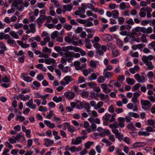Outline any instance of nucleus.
<instances>
[{"instance_id":"f257e3e1","label":"nucleus","mask_w":155,"mask_h":155,"mask_svg":"<svg viewBox=\"0 0 155 155\" xmlns=\"http://www.w3.org/2000/svg\"><path fill=\"white\" fill-rule=\"evenodd\" d=\"M140 103L142 108L145 110H149L151 106V104L148 100L141 99L140 100Z\"/></svg>"},{"instance_id":"f03ea898","label":"nucleus","mask_w":155,"mask_h":155,"mask_svg":"<svg viewBox=\"0 0 155 155\" xmlns=\"http://www.w3.org/2000/svg\"><path fill=\"white\" fill-rule=\"evenodd\" d=\"M87 137L86 135H83L82 136L77 137L76 138L75 140L73 139L72 140L71 144L74 145H78L80 144L82 142V139L84 140Z\"/></svg>"},{"instance_id":"7ed1b4c3","label":"nucleus","mask_w":155,"mask_h":155,"mask_svg":"<svg viewBox=\"0 0 155 155\" xmlns=\"http://www.w3.org/2000/svg\"><path fill=\"white\" fill-rule=\"evenodd\" d=\"M146 76L144 73H143L141 76H140L139 74L137 73L134 75V78L138 82L143 83L145 82Z\"/></svg>"},{"instance_id":"20e7f679","label":"nucleus","mask_w":155,"mask_h":155,"mask_svg":"<svg viewBox=\"0 0 155 155\" xmlns=\"http://www.w3.org/2000/svg\"><path fill=\"white\" fill-rule=\"evenodd\" d=\"M64 95L66 98L70 100L73 99L75 95V93L73 92L67 91L64 93Z\"/></svg>"},{"instance_id":"39448f33","label":"nucleus","mask_w":155,"mask_h":155,"mask_svg":"<svg viewBox=\"0 0 155 155\" xmlns=\"http://www.w3.org/2000/svg\"><path fill=\"white\" fill-rule=\"evenodd\" d=\"M145 143L143 142H137L134 143L131 146V148L133 149L134 148L142 147L144 146Z\"/></svg>"},{"instance_id":"423d86ee","label":"nucleus","mask_w":155,"mask_h":155,"mask_svg":"<svg viewBox=\"0 0 155 155\" xmlns=\"http://www.w3.org/2000/svg\"><path fill=\"white\" fill-rule=\"evenodd\" d=\"M118 120L119 122V126L120 127H124L125 125L124 122H125V118L124 117H120L118 118Z\"/></svg>"},{"instance_id":"0eeeda50","label":"nucleus","mask_w":155,"mask_h":155,"mask_svg":"<svg viewBox=\"0 0 155 155\" xmlns=\"http://www.w3.org/2000/svg\"><path fill=\"white\" fill-rule=\"evenodd\" d=\"M21 77L25 81L27 82H31L33 80L32 78L29 76H26L25 74H24V73H23L21 74Z\"/></svg>"},{"instance_id":"6e6552de","label":"nucleus","mask_w":155,"mask_h":155,"mask_svg":"<svg viewBox=\"0 0 155 155\" xmlns=\"http://www.w3.org/2000/svg\"><path fill=\"white\" fill-rule=\"evenodd\" d=\"M112 36L109 34H107L104 35V37H102V39L104 41L106 42H109L112 40Z\"/></svg>"},{"instance_id":"1a4fd4ad","label":"nucleus","mask_w":155,"mask_h":155,"mask_svg":"<svg viewBox=\"0 0 155 155\" xmlns=\"http://www.w3.org/2000/svg\"><path fill=\"white\" fill-rule=\"evenodd\" d=\"M46 17L44 15H40V16L36 20V21L38 24H42L45 20Z\"/></svg>"},{"instance_id":"9d476101","label":"nucleus","mask_w":155,"mask_h":155,"mask_svg":"<svg viewBox=\"0 0 155 155\" xmlns=\"http://www.w3.org/2000/svg\"><path fill=\"white\" fill-rule=\"evenodd\" d=\"M153 56L152 55H149L147 56L143 55L142 58V61L143 62H145L146 61H148V60H151L153 59Z\"/></svg>"},{"instance_id":"9b49d317","label":"nucleus","mask_w":155,"mask_h":155,"mask_svg":"<svg viewBox=\"0 0 155 155\" xmlns=\"http://www.w3.org/2000/svg\"><path fill=\"white\" fill-rule=\"evenodd\" d=\"M143 62L147 66L149 70H151L153 68L154 66L153 65L151 61H148Z\"/></svg>"},{"instance_id":"f8f14e48","label":"nucleus","mask_w":155,"mask_h":155,"mask_svg":"<svg viewBox=\"0 0 155 155\" xmlns=\"http://www.w3.org/2000/svg\"><path fill=\"white\" fill-rule=\"evenodd\" d=\"M45 143L44 145L46 147H48L49 145H52L54 143V141L51 140L50 139H45Z\"/></svg>"},{"instance_id":"ddd939ff","label":"nucleus","mask_w":155,"mask_h":155,"mask_svg":"<svg viewBox=\"0 0 155 155\" xmlns=\"http://www.w3.org/2000/svg\"><path fill=\"white\" fill-rule=\"evenodd\" d=\"M103 75L104 77L106 78H111L113 74L112 73L110 72H107V71H104Z\"/></svg>"},{"instance_id":"4468645a","label":"nucleus","mask_w":155,"mask_h":155,"mask_svg":"<svg viewBox=\"0 0 155 155\" xmlns=\"http://www.w3.org/2000/svg\"><path fill=\"white\" fill-rule=\"evenodd\" d=\"M64 124H65V126L67 127L68 130L71 133H73L76 131V129L74 127L71 126L68 123H65Z\"/></svg>"},{"instance_id":"2eb2a0df","label":"nucleus","mask_w":155,"mask_h":155,"mask_svg":"<svg viewBox=\"0 0 155 155\" xmlns=\"http://www.w3.org/2000/svg\"><path fill=\"white\" fill-rule=\"evenodd\" d=\"M80 62L78 61L74 62V66H75V68L76 70H79L81 69V67L80 66Z\"/></svg>"},{"instance_id":"dca6fc26","label":"nucleus","mask_w":155,"mask_h":155,"mask_svg":"<svg viewBox=\"0 0 155 155\" xmlns=\"http://www.w3.org/2000/svg\"><path fill=\"white\" fill-rule=\"evenodd\" d=\"M134 28L137 32L141 31L143 33H145L146 31V29L144 27L141 28L140 27H136Z\"/></svg>"},{"instance_id":"f3484780","label":"nucleus","mask_w":155,"mask_h":155,"mask_svg":"<svg viewBox=\"0 0 155 155\" xmlns=\"http://www.w3.org/2000/svg\"><path fill=\"white\" fill-rule=\"evenodd\" d=\"M137 32L135 28H134L132 29V32L130 35H127V36H130V38H132L133 39H135L136 38L135 35H137Z\"/></svg>"},{"instance_id":"a211bd4d","label":"nucleus","mask_w":155,"mask_h":155,"mask_svg":"<svg viewBox=\"0 0 155 155\" xmlns=\"http://www.w3.org/2000/svg\"><path fill=\"white\" fill-rule=\"evenodd\" d=\"M12 137L18 141H19V139L21 137H22L24 139H25L24 135L21 132H20L19 134H18L15 137L13 136Z\"/></svg>"},{"instance_id":"6ab92c4d","label":"nucleus","mask_w":155,"mask_h":155,"mask_svg":"<svg viewBox=\"0 0 155 155\" xmlns=\"http://www.w3.org/2000/svg\"><path fill=\"white\" fill-rule=\"evenodd\" d=\"M72 7L73 5L72 3H71L69 5H64L63 6V8L66 11H70L72 10Z\"/></svg>"},{"instance_id":"aec40b11","label":"nucleus","mask_w":155,"mask_h":155,"mask_svg":"<svg viewBox=\"0 0 155 155\" xmlns=\"http://www.w3.org/2000/svg\"><path fill=\"white\" fill-rule=\"evenodd\" d=\"M30 28V30L31 31V33H34L36 31L35 24L31 23L29 25Z\"/></svg>"},{"instance_id":"412c9836","label":"nucleus","mask_w":155,"mask_h":155,"mask_svg":"<svg viewBox=\"0 0 155 155\" xmlns=\"http://www.w3.org/2000/svg\"><path fill=\"white\" fill-rule=\"evenodd\" d=\"M64 80L66 82V84H68L73 80L71 76H67L64 77Z\"/></svg>"},{"instance_id":"4be33fe9","label":"nucleus","mask_w":155,"mask_h":155,"mask_svg":"<svg viewBox=\"0 0 155 155\" xmlns=\"http://www.w3.org/2000/svg\"><path fill=\"white\" fill-rule=\"evenodd\" d=\"M126 82L129 84L131 85H133L135 83V81L133 79H131L130 78H126Z\"/></svg>"},{"instance_id":"5701e85b","label":"nucleus","mask_w":155,"mask_h":155,"mask_svg":"<svg viewBox=\"0 0 155 155\" xmlns=\"http://www.w3.org/2000/svg\"><path fill=\"white\" fill-rule=\"evenodd\" d=\"M76 107L77 109H81L83 108V105L81 101H78L76 103Z\"/></svg>"},{"instance_id":"b1692460","label":"nucleus","mask_w":155,"mask_h":155,"mask_svg":"<svg viewBox=\"0 0 155 155\" xmlns=\"http://www.w3.org/2000/svg\"><path fill=\"white\" fill-rule=\"evenodd\" d=\"M112 14L113 15V18L115 19H117L118 18L119 13L117 10H113L112 12Z\"/></svg>"},{"instance_id":"393cba45","label":"nucleus","mask_w":155,"mask_h":155,"mask_svg":"<svg viewBox=\"0 0 155 155\" xmlns=\"http://www.w3.org/2000/svg\"><path fill=\"white\" fill-rule=\"evenodd\" d=\"M10 35L12 37L15 39H18L19 36L14 31H11L9 33Z\"/></svg>"},{"instance_id":"a878e982","label":"nucleus","mask_w":155,"mask_h":155,"mask_svg":"<svg viewBox=\"0 0 155 155\" xmlns=\"http://www.w3.org/2000/svg\"><path fill=\"white\" fill-rule=\"evenodd\" d=\"M73 54H74V52L69 51H67L64 53L65 57L66 58L68 57L73 58Z\"/></svg>"},{"instance_id":"bb28decb","label":"nucleus","mask_w":155,"mask_h":155,"mask_svg":"<svg viewBox=\"0 0 155 155\" xmlns=\"http://www.w3.org/2000/svg\"><path fill=\"white\" fill-rule=\"evenodd\" d=\"M144 11H145V8H141L139 12V15L141 17H144L145 16L146 14L144 12Z\"/></svg>"},{"instance_id":"cd10ccee","label":"nucleus","mask_w":155,"mask_h":155,"mask_svg":"<svg viewBox=\"0 0 155 155\" xmlns=\"http://www.w3.org/2000/svg\"><path fill=\"white\" fill-rule=\"evenodd\" d=\"M115 137L117 138L119 141H121L123 139L124 135L121 134L119 132L117 134H116Z\"/></svg>"},{"instance_id":"c85d7f7f","label":"nucleus","mask_w":155,"mask_h":155,"mask_svg":"<svg viewBox=\"0 0 155 155\" xmlns=\"http://www.w3.org/2000/svg\"><path fill=\"white\" fill-rule=\"evenodd\" d=\"M53 100L56 103H58L62 101V97L60 96L58 97L56 96H55L53 97Z\"/></svg>"},{"instance_id":"c756f323","label":"nucleus","mask_w":155,"mask_h":155,"mask_svg":"<svg viewBox=\"0 0 155 155\" xmlns=\"http://www.w3.org/2000/svg\"><path fill=\"white\" fill-rule=\"evenodd\" d=\"M97 76L96 75L95 73H93L88 77V79L90 81L93 80H94L97 79Z\"/></svg>"},{"instance_id":"7c9ffc66","label":"nucleus","mask_w":155,"mask_h":155,"mask_svg":"<svg viewBox=\"0 0 155 155\" xmlns=\"http://www.w3.org/2000/svg\"><path fill=\"white\" fill-rule=\"evenodd\" d=\"M138 134L140 135H143L145 136H148L150 134L147 132H144V131H139L138 132Z\"/></svg>"},{"instance_id":"2f4dec72","label":"nucleus","mask_w":155,"mask_h":155,"mask_svg":"<svg viewBox=\"0 0 155 155\" xmlns=\"http://www.w3.org/2000/svg\"><path fill=\"white\" fill-rule=\"evenodd\" d=\"M10 78L9 77L5 76L3 78L2 81L4 83H7L10 82Z\"/></svg>"},{"instance_id":"473e14b6","label":"nucleus","mask_w":155,"mask_h":155,"mask_svg":"<svg viewBox=\"0 0 155 155\" xmlns=\"http://www.w3.org/2000/svg\"><path fill=\"white\" fill-rule=\"evenodd\" d=\"M59 34V33L58 31H55L53 33H52L51 37V38L52 39H54L55 38L57 37Z\"/></svg>"},{"instance_id":"72a5a7b5","label":"nucleus","mask_w":155,"mask_h":155,"mask_svg":"<svg viewBox=\"0 0 155 155\" xmlns=\"http://www.w3.org/2000/svg\"><path fill=\"white\" fill-rule=\"evenodd\" d=\"M141 84L139 83H137L132 88V90L133 91H134L137 90L139 87L141 86Z\"/></svg>"},{"instance_id":"f704fd0d","label":"nucleus","mask_w":155,"mask_h":155,"mask_svg":"<svg viewBox=\"0 0 155 155\" xmlns=\"http://www.w3.org/2000/svg\"><path fill=\"white\" fill-rule=\"evenodd\" d=\"M42 51L43 52H48L49 54L51 53V49H49L47 47H45L43 48Z\"/></svg>"},{"instance_id":"c9c22d12","label":"nucleus","mask_w":155,"mask_h":155,"mask_svg":"<svg viewBox=\"0 0 155 155\" xmlns=\"http://www.w3.org/2000/svg\"><path fill=\"white\" fill-rule=\"evenodd\" d=\"M89 95V93L88 91H83L81 94V96L83 98H85L88 97Z\"/></svg>"},{"instance_id":"e433bc0d","label":"nucleus","mask_w":155,"mask_h":155,"mask_svg":"<svg viewBox=\"0 0 155 155\" xmlns=\"http://www.w3.org/2000/svg\"><path fill=\"white\" fill-rule=\"evenodd\" d=\"M23 25V24L21 23H16L14 25V27L16 29H18L21 28Z\"/></svg>"},{"instance_id":"4c0bfd02","label":"nucleus","mask_w":155,"mask_h":155,"mask_svg":"<svg viewBox=\"0 0 155 155\" xmlns=\"http://www.w3.org/2000/svg\"><path fill=\"white\" fill-rule=\"evenodd\" d=\"M84 107L86 110V111H88L91 108V107L88 103H85L84 104Z\"/></svg>"},{"instance_id":"58836bf2","label":"nucleus","mask_w":155,"mask_h":155,"mask_svg":"<svg viewBox=\"0 0 155 155\" xmlns=\"http://www.w3.org/2000/svg\"><path fill=\"white\" fill-rule=\"evenodd\" d=\"M129 116L133 117L134 118H137L139 117L138 114L136 113L130 112L128 113Z\"/></svg>"},{"instance_id":"ea45409f","label":"nucleus","mask_w":155,"mask_h":155,"mask_svg":"<svg viewBox=\"0 0 155 155\" xmlns=\"http://www.w3.org/2000/svg\"><path fill=\"white\" fill-rule=\"evenodd\" d=\"M120 8L121 10H124L126 9L127 6L124 2H121L120 5Z\"/></svg>"},{"instance_id":"a19ab883","label":"nucleus","mask_w":155,"mask_h":155,"mask_svg":"<svg viewBox=\"0 0 155 155\" xmlns=\"http://www.w3.org/2000/svg\"><path fill=\"white\" fill-rule=\"evenodd\" d=\"M103 105V102L102 101H99L98 102L96 106V107H95V109H97L98 108L101 107Z\"/></svg>"},{"instance_id":"79ce46f5","label":"nucleus","mask_w":155,"mask_h":155,"mask_svg":"<svg viewBox=\"0 0 155 155\" xmlns=\"http://www.w3.org/2000/svg\"><path fill=\"white\" fill-rule=\"evenodd\" d=\"M64 27L67 30L69 31L72 28V26L71 25H68L67 24H65L64 25Z\"/></svg>"},{"instance_id":"37998d69","label":"nucleus","mask_w":155,"mask_h":155,"mask_svg":"<svg viewBox=\"0 0 155 155\" xmlns=\"http://www.w3.org/2000/svg\"><path fill=\"white\" fill-rule=\"evenodd\" d=\"M119 27L118 25H115L114 26H112L110 28V31L111 32L114 31L118 28Z\"/></svg>"},{"instance_id":"c03bdc74","label":"nucleus","mask_w":155,"mask_h":155,"mask_svg":"<svg viewBox=\"0 0 155 155\" xmlns=\"http://www.w3.org/2000/svg\"><path fill=\"white\" fill-rule=\"evenodd\" d=\"M77 21L79 23L83 24H85L87 22L86 20H83L79 18L77 19Z\"/></svg>"},{"instance_id":"a18cd8bd","label":"nucleus","mask_w":155,"mask_h":155,"mask_svg":"<svg viewBox=\"0 0 155 155\" xmlns=\"http://www.w3.org/2000/svg\"><path fill=\"white\" fill-rule=\"evenodd\" d=\"M117 43L118 45L119 48H122L123 46L122 44V41L120 39H118L117 40Z\"/></svg>"},{"instance_id":"49530a36","label":"nucleus","mask_w":155,"mask_h":155,"mask_svg":"<svg viewBox=\"0 0 155 155\" xmlns=\"http://www.w3.org/2000/svg\"><path fill=\"white\" fill-rule=\"evenodd\" d=\"M125 18L122 17H118V21L119 24L120 25H122L123 24Z\"/></svg>"},{"instance_id":"de8ad7c7","label":"nucleus","mask_w":155,"mask_h":155,"mask_svg":"<svg viewBox=\"0 0 155 155\" xmlns=\"http://www.w3.org/2000/svg\"><path fill=\"white\" fill-rule=\"evenodd\" d=\"M16 120H18L21 122H22L25 120L24 117L18 115L17 116V118H16Z\"/></svg>"},{"instance_id":"09e8293b","label":"nucleus","mask_w":155,"mask_h":155,"mask_svg":"<svg viewBox=\"0 0 155 155\" xmlns=\"http://www.w3.org/2000/svg\"><path fill=\"white\" fill-rule=\"evenodd\" d=\"M97 81L98 83H102L104 82L105 79L103 76H101L98 78Z\"/></svg>"},{"instance_id":"8fccbe9b","label":"nucleus","mask_w":155,"mask_h":155,"mask_svg":"<svg viewBox=\"0 0 155 155\" xmlns=\"http://www.w3.org/2000/svg\"><path fill=\"white\" fill-rule=\"evenodd\" d=\"M148 124L150 125L153 126L155 124V121L153 120H147Z\"/></svg>"},{"instance_id":"3c124183","label":"nucleus","mask_w":155,"mask_h":155,"mask_svg":"<svg viewBox=\"0 0 155 155\" xmlns=\"http://www.w3.org/2000/svg\"><path fill=\"white\" fill-rule=\"evenodd\" d=\"M127 127L129 129H130L132 131L136 129L134 126L131 124H129L127 126Z\"/></svg>"},{"instance_id":"603ef678","label":"nucleus","mask_w":155,"mask_h":155,"mask_svg":"<svg viewBox=\"0 0 155 155\" xmlns=\"http://www.w3.org/2000/svg\"><path fill=\"white\" fill-rule=\"evenodd\" d=\"M71 70L69 66L65 67L63 69L62 71L65 73H66L69 71H70Z\"/></svg>"},{"instance_id":"864d4df0","label":"nucleus","mask_w":155,"mask_h":155,"mask_svg":"<svg viewBox=\"0 0 155 155\" xmlns=\"http://www.w3.org/2000/svg\"><path fill=\"white\" fill-rule=\"evenodd\" d=\"M119 52L117 50H114L113 51L112 54L114 57H117L119 54Z\"/></svg>"},{"instance_id":"5fc2aeb1","label":"nucleus","mask_w":155,"mask_h":155,"mask_svg":"<svg viewBox=\"0 0 155 155\" xmlns=\"http://www.w3.org/2000/svg\"><path fill=\"white\" fill-rule=\"evenodd\" d=\"M126 23L128 24H130L131 25H134V23L132 18H130L128 20L126 21Z\"/></svg>"},{"instance_id":"6e6d98bb","label":"nucleus","mask_w":155,"mask_h":155,"mask_svg":"<svg viewBox=\"0 0 155 155\" xmlns=\"http://www.w3.org/2000/svg\"><path fill=\"white\" fill-rule=\"evenodd\" d=\"M85 81V78L83 77H80L78 79V83L80 84L84 82Z\"/></svg>"},{"instance_id":"4d7b16f0","label":"nucleus","mask_w":155,"mask_h":155,"mask_svg":"<svg viewBox=\"0 0 155 155\" xmlns=\"http://www.w3.org/2000/svg\"><path fill=\"white\" fill-rule=\"evenodd\" d=\"M87 84L91 88H94V86H96L97 85V84L94 82L87 83Z\"/></svg>"},{"instance_id":"13d9d810","label":"nucleus","mask_w":155,"mask_h":155,"mask_svg":"<svg viewBox=\"0 0 155 155\" xmlns=\"http://www.w3.org/2000/svg\"><path fill=\"white\" fill-rule=\"evenodd\" d=\"M25 132L26 136L27 138H29L31 137L30 133L31 130L30 129L27 130Z\"/></svg>"},{"instance_id":"bf43d9fd","label":"nucleus","mask_w":155,"mask_h":155,"mask_svg":"<svg viewBox=\"0 0 155 155\" xmlns=\"http://www.w3.org/2000/svg\"><path fill=\"white\" fill-rule=\"evenodd\" d=\"M119 126V124L118 125H115V124H110L109 125V127L110 128H112L113 129L114 128V129H115L116 128H118Z\"/></svg>"},{"instance_id":"052dcab7","label":"nucleus","mask_w":155,"mask_h":155,"mask_svg":"<svg viewBox=\"0 0 155 155\" xmlns=\"http://www.w3.org/2000/svg\"><path fill=\"white\" fill-rule=\"evenodd\" d=\"M96 125L92 123L91 125V127L92 129V131L93 132L95 131L97 128Z\"/></svg>"},{"instance_id":"680f3d73","label":"nucleus","mask_w":155,"mask_h":155,"mask_svg":"<svg viewBox=\"0 0 155 155\" xmlns=\"http://www.w3.org/2000/svg\"><path fill=\"white\" fill-rule=\"evenodd\" d=\"M96 51L99 54L102 55L104 53V51L100 48L96 49Z\"/></svg>"},{"instance_id":"e2e57ef3","label":"nucleus","mask_w":155,"mask_h":155,"mask_svg":"<svg viewBox=\"0 0 155 155\" xmlns=\"http://www.w3.org/2000/svg\"><path fill=\"white\" fill-rule=\"evenodd\" d=\"M33 103V99H31L29 100L28 102H27L26 103V105L28 107H30L31 105H32Z\"/></svg>"},{"instance_id":"0e129e2a","label":"nucleus","mask_w":155,"mask_h":155,"mask_svg":"<svg viewBox=\"0 0 155 155\" xmlns=\"http://www.w3.org/2000/svg\"><path fill=\"white\" fill-rule=\"evenodd\" d=\"M28 145L27 147L28 148H30V147L31 146L32 144V141L31 139H28L27 140Z\"/></svg>"},{"instance_id":"69168bd1","label":"nucleus","mask_w":155,"mask_h":155,"mask_svg":"<svg viewBox=\"0 0 155 155\" xmlns=\"http://www.w3.org/2000/svg\"><path fill=\"white\" fill-rule=\"evenodd\" d=\"M65 41L67 42L71 43L72 42L71 39L68 36H66L64 38Z\"/></svg>"},{"instance_id":"338daca9","label":"nucleus","mask_w":155,"mask_h":155,"mask_svg":"<svg viewBox=\"0 0 155 155\" xmlns=\"http://www.w3.org/2000/svg\"><path fill=\"white\" fill-rule=\"evenodd\" d=\"M124 141L128 144H130V140L128 137H125L124 139Z\"/></svg>"},{"instance_id":"774afa93","label":"nucleus","mask_w":155,"mask_h":155,"mask_svg":"<svg viewBox=\"0 0 155 155\" xmlns=\"http://www.w3.org/2000/svg\"><path fill=\"white\" fill-rule=\"evenodd\" d=\"M148 48H152L155 46V41H153L150 43L148 45Z\"/></svg>"}]
</instances>
